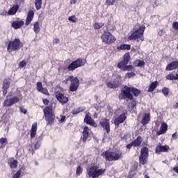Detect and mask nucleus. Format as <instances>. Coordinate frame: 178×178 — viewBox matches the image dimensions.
Wrapping results in <instances>:
<instances>
[{
	"label": "nucleus",
	"mask_w": 178,
	"mask_h": 178,
	"mask_svg": "<svg viewBox=\"0 0 178 178\" xmlns=\"http://www.w3.org/2000/svg\"><path fill=\"white\" fill-rule=\"evenodd\" d=\"M123 154L122 152L119 153H116L115 152L105 151L102 154V156L106 159V161H108V162H112L113 161H119L122 158Z\"/></svg>",
	"instance_id": "1"
},
{
	"label": "nucleus",
	"mask_w": 178,
	"mask_h": 178,
	"mask_svg": "<svg viewBox=\"0 0 178 178\" xmlns=\"http://www.w3.org/2000/svg\"><path fill=\"white\" fill-rule=\"evenodd\" d=\"M129 60H130V54L126 53L123 56V59L118 64V68L121 69L123 72L133 70V65H127L129 64Z\"/></svg>",
	"instance_id": "2"
},
{
	"label": "nucleus",
	"mask_w": 178,
	"mask_h": 178,
	"mask_svg": "<svg viewBox=\"0 0 178 178\" xmlns=\"http://www.w3.org/2000/svg\"><path fill=\"white\" fill-rule=\"evenodd\" d=\"M44 119L47 122V125H52L54 124V122H55V113L52 110L51 106H47L43 109Z\"/></svg>",
	"instance_id": "3"
},
{
	"label": "nucleus",
	"mask_w": 178,
	"mask_h": 178,
	"mask_svg": "<svg viewBox=\"0 0 178 178\" xmlns=\"http://www.w3.org/2000/svg\"><path fill=\"white\" fill-rule=\"evenodd\" d=\"M144 31H145V26H140L138 29L134 31L131 35L128 37V40L130 41L136 40L139 41H144Z\"/></svg>",
	"instance_id": "4"
},
{
	"label": "nucleus",
	"mask_w": 178,
	"mask_h": 178,
	"mask_svg": "<svg viewBox=\"0 0 178 178\" xmlns=\"http://www.w3.org/2000/svg\"><path fill=\"white\" fill-rule=\"evenodd\" d=\"M23 47L20 39L15 38L13 40H11L8 42L7 47V51L10 54L15 51H19Z\"/></svg>",
	"instance_id": "5"
},
{
	"label": "nucleus",
	"mask_w": 178,
	"mask_h": 178,
	"mask_svg": "<svg viewBox=\"0 0 178 178\" xmlns=\"http://www.w3.org/2000/svg\"><path fill=\"white\" fill-rule=\"evenodd\" d=\"M101 40L104 44L111 45V44H113L116 41V38L111 32L104 31L101 35Z\"/></svg>",
	"instance_id": "6"
},
{
	"label": "nucleus",
	"mask_w": 178,
	"mask_h": 178,
	"mask_svg": "<svg viewBox=\"0 0 178 178\" xmlns=\"http://www.w3.org/2000/svg\"><path fill=\"white\" fill-rule=\"evenodd\" d=\"M70 81V90L74 92V91H77L79 90V86L80 84V81L77 77H74L73 75H71L67 78L65 80V84H67V82Z\"/></svg>",
	"instance_id": "7"
},
{
	"label": "nucleus",
	"mask_w": 178,
	"mask_h": 178,
	"mask_svg": "<svg viewBox=\"0 0 178 178\" xmlns=\"http://www.w3.org/2000/svg\"><path fill=\"white\" fill-rule=\"evenodd\" d=\"M119 98L120 99H130V101L133 100L134 96H133V94H131V87L124 86V89L121 90Z\"/></svg>",
	"instance_id": "8"
},
{
	"label": "nucleus",
	"mask_w": 178,
	"mask_h": 178,
	"mask_svg": "<svg viewBox=\"0 0 178 178\" xmlns=\"http://www.w3.org/2000/svg\"><path fill=\"white\" fill-rule=\"evenodd\" d=\"M105 173V169L101 168L98 170V167L92 166L88 170V175L89 177H99L101 175H104Z\"/></svg>",
	"instance_id": "9"
},
{
	"label": "nucleus",
	"mask_w": 178,
	"mask_h": 178,
	"mask_svg": "<svg viewBox=\"0 0 178 178\" xmlns=\"http://www.w3.org/2000/svg\"><path fill=\"white\" fill-rule=\"evenodd\" d=\"M106 86L108 88L115 90V88H119L122 86V76L118 75L115 78H113L111 81H107Z\"/></svg>",
	"instance_id": "10"
},
{
	"label": "nucleus",
	"mask_w": 178,
	"mask_h": 178,
	"mask_svg": "<svg viewBox=\"0 0 178 178\" xmlns=\"http://www.w3.org/2000/svg\"><path fill=\"white\" fill-rule=\"evenodd\" d=\"M86 60H83L82 58H77L76 60L73 61L70 63L68 67L67 70L69 72H73V70H76L78 67H81V66H84L86 65Z\"/></svg>",
	"instance_id": "11"
},
{
	"label": "nucleus",
	"mask_w": 178,
	"mask_h": 178,
	"mask_svg": "<svg viewBox=\"0 0 178 178\" xmlns=\"http://www.w3.org/2000/svg\"><path fill=\"white\" fill-rule=\"evenodd\" d=\"M149 155V149H148V147H143L140 150V156H139V162L141 165H145L147 163Z\"/></svg>",
	"instance_id": "12"
},
{
	"label": "nucleus",
	"mask_w": 178,
	"mask_h": 178,
	"mask_svg": "<svg viewBox=\"0 0 178 178\" xmlns=\"http://www.w3.org/2000/svg\"><path fill=\"white\" fill-rule=\"evenodd\" d=\"M20 101V99L17 96H13V97L8 98V96L6 99L4 100L3 104V106L9 107L15 105V104H17Z\"/></svg>",
	"instance_id": "13"
},
{
	"label": "nucleus",
	"mask_w": 178,
	"mask_h": 178,
	"mask_svg": "<svg viewBox=\"0 0 178 178\" xmlns=\"http://www.w3.org/2000/svg\"><path fill=\"white\" fill-rule=\"evenodd\" d=\"M99 125L106 130L107 134L111 133V122L106 118H103L99 120Z\"/></svg>",
	"instance_id": "14"
},
{
	"label": "nucleus",
	"mask_w": 178,
	"mask_h": 178,
	"mask_svg": "<svg viewBox=\"0 0 178 178\" xmlns=\"http://www.w3.org/2000/svg\"><path fill=\"white\" fill-rule=\"evenodd\" d=\"M56 97L60 102V104H67L69 102V99L65 96L62 92H57L56 93Z\"/></svg>",
	"instance_id": "15"
},
{
	"label": "nucleus",
	"mask_w": 178,
	"mask_h": 178,
	"mask_svg": "<svg viewBox=\"0 0 178 178\" xmlns=\"http://www.w3.org/2000/svg\"><path fill=\"white\" fill-rule=\"evenodd\" d=\"M22 26H24V21L20 19V18H17L15 21L12 23V27L15 30H18V29H22Z\"/></svg>",
	"instance_id": "16"
},
{
	"label": "nucleus",
	"mask_w": 178,
	"mask_h": 178,
	"mask_svg": "<svg viewBox=\"0 0 178 178\" xmlns=\"http://www.w3.org/2000/svg\"><path fill=\"white\" fill-rule=\"evenodd\" d=\"M9 87H10V79H4L2 86L3 97H6V94H8V90L9 89Z\"/></svg>",
	"instance_id": "17"
},
{
	"label": "nucleus",
	"mask_w": 178,
	"mask_h": 178,
	"mask_svg": "<svg viewBox=\"0 0 178 178\" xmlns=\"http://www.w3.org/2000/svg\"><path fill=\"white\" fill-rule=\"evenodd\" d=\"M170 149V147H169V145H164L162 146L161 145H158L156 147V154H161V152H168Z\"/></svg>",
	"instance_id": "18"
},
{
	"label": "nucleus",
	"mask_w": 178,
	"mask_h": 178,
	"mask_svg": "<svg viewBox=\"0 0 178 178\" xmlns=\"http://www.w3.org/2000/svg\"><path fill=\"white\" fill-rule=\"evenodd\" d=\"M126 114L122 113L121 114L118 118H115L114 120V124H115V126H117V127H119V125L121 123H123V122H124L126 120Z\"/></svg>",
	"instance_id": "19"
},
{
	"label": "nucleus",
	"mask_w": 178,
	"mask_h": 178,
	"mask_svg": "<svg viewBox=\"0 0 178 178\" xmlns=\"http://www.w3.org/2000/svg\"><path fill=\"white\" fill-rule=\"evenodd\" d=\"M33 19H34V11L29 10L26 19L25 26H30L31 22H33Z\"/></svg>",
	"instance_id": "20"
},
{
	"label": "nucleus",
	"mask_w": 178,
	"mask_h": 178,
	"mask_svg": "<svg viewBox=\"0 0 178 178\" xmlns=\"http://www.w3.org/2000/svg\"><path fill=\"white\" fill-rule=\"evenodd\" d=\"M84 122L86 123V124H89L90 126H92V127H97V123L95 121L91 118V116L86 115L84 118Z\"/></svg>",
	"instance_id": "21"
},
{
	"label": "nucleus",
	"mask_w": 178,
	"mask_h": 178,
	"mask_svg": "<svg viewBox=\"0 0 178 178\" xmlns=\"http://www.w3.org/2000/svg\"><path fill=\"white\" fill-rule=\"evenodd\" d=\"M90 131H91V130L90 128H88V127H85L83 128V131L82 132V141H83V143H86L87 140H88V137L90 136Z\"/></svg>",
	"instance_id": "22"
},
{
	"label": "nucleus",
	"mask_w": 178,
	"mask_h": 178,
	"mask_svg": "<svg viewBox=\"0 0 178 178\" xmlns=\"http://www.w3.org/2000/svg\"><path fill=\"white\" fill-rule=\"evenodd\" d=\"M177 69H178V60L171 62L165 67L166 71L176 70Z\"/></svg>",
	"instance_id": "23"
},
{
	"label": "nucleus",
	"mask_w": 178,
	"mask_h": 178,
	"mask_svg": "<svg viewBox=\"0 0 178 178\" xmlns=\"http://www.w3.org/2000/svg\"><path fill=\"white\" fill-rule=\"evenodd\" d=\"M17 160H15V158H10L8 159V165L11 169H16L17 168Z\"/></svg>",
	"instance_id": "24"
},
{
	"label": "nucleus",
	"mask_w": 178,
	"mask_h": 178,
	"mask_svg": "<svg viewBox=\"0 0 178 178\" xmlns=\"http://www.w3.org/2000/svg\"><path fill=\"white\" fill-rule=\"evenodd\" d=\"M149 120H151V117L149 113H145L142 119L141 124L145 126V124H148L149 123Z\"/></svg>",
	"instance_id": "25"
},
{
	"label": "nucleus",
	"mask_w": 178,
	"mask_h": 178,
	"mask_svg": "<svg viewBox=\"0 0 178 178\" xmlns=\"http://www.w3.org/2000/svg\"><path fill=\"white\" fill-rule=\"evenodd\" d=\"M117 49L118 51H130V49H131V45L127 44H120V46L117 47Z\"/></svg>",
	"instance_id": "26"
},
{
	"label": "nucleus",
	"mask_w": 178,
	"mask_h": 178,
	"mask_svg": "<svg viewBox=\"0 0 178 178\" xmlns=\"http://www.w3.org/2000/svg\"><path fill=\"white\" fill-rule=\"evenodd\" d=\"M165 79L167 80H170V81L178 80V73L177 72L175 74H173V72L170 73L165 76Z\"/></svg>",
	"instance_id": "27"
},
{
	"label": "nucleus",
	"mask_w": 178,
	"mask_h": 178,
	"mask_svg": "<svg viewBox=\"0 0 178 178\" xmlns=\"http://www.w3.org/2000/svg\"><path fill=\"white\" fill-rule=\"evenodd\" d=\"M168 130V124L163 123L161 124L160 131H157L156 136H161V134H165V132Z\"/></svg>",
	"instance_id": "28"
},
{
	"label": "nucleus",
	"mask_w": 178,
	"mask_h": 178,
	"mask_svg": "<svg viewBox=\"0 0 178 178\" xmlns=\"http://www.w3.org/2000/svg\"><path fill=\"white\" fill-rule=\"evenodd\" d=\"M143 143V138L138 136L134 141H132L133 147H140Z\"/></svg>",
	"instance_id": "29"
},
{
	"label": "nucleus",
	"mask_w": 178,
	"mask_h": 178,
	"mask_svg": "<svg viewBox=\"0 0 178 178\" xmlns=\"http://www.w3.org/2000/svg\"><path fill=\"white\" fill-rule=\"evenodd\" d=\"M36 133H37V122H35L32 124V127L31 129V138H34V137H35Z\"/></svg>",
	"instance_id": "30"
},
{
	"label": "nucleus",
	"mask_w": 178,
	"mask_h": 178,
	"mask_svg": "<svg viewBox=\"0 0 178 178\" xmlns=\"http://www.w3.org/2000/svg\"><path fill=\"white\" fill-rule=\"evenodd\" d=\"M19 10V6L15 5L13 6L8 12V15L12 16L13 15H16V13Z\"/></svg>",
	"instance_id": "31"
},
{
	"label": "nucleus",
	"mask_w": 178,
	"mask_h": 178,
	"mask_svg": "<svg viewBox=\"0 0 178 178\" xmlns=\"http://www.w3.org/2000/svg\"><path fill=\"white\" fill-rule=\"evenodd\" d=\"M158 87V81H154L152 83H150L149 88H148V92H152L155 88Z\"/></svg>",
	"instance_id": "32"
},
{
	"label": "nucleus",
	"mask_w": 178,
	"mask_h": 178,
	"mask_svg": "<svg viewBox=\"0 0 178 178\" xmlns=\"http://www.w3.org/2000/svg\"><path fill=\"white\" fill-rule=\"evenodd\" d=\"M84 111H86V107H79L72 110L71 113H72V115H77V113H80V112H84Z\"/></svg>",
	"instance_id": "33"
},
{
	"label": "nucleus",
	"mask_w": 178,
	"mask_h": 178,
	"mask_svg": "<svg viewBox=\"0 0 178 178\" xmlns=\"http://www.w3.org/2000/svg\"><path fill=\"white\" fill-rule=\"evenodd\" d=\"M40 22H35L33 24V31L35 34H38V33H40Z\"/></svg>",
	"instance_id": "34"
},
{
	"label": "nucleus",
	"mask_w": 178,
	"mask_h": 178,
	"mask_svg": "<svg viewBox=\"0 0 178 178\" xmlns=\"http://www.w3.org/2000/svg\"><path fill=\"white\" fill-rule=\"evenodd\" d=\"M35 8L37 10H40L42 6V0H35Z\"/></svg>",
	"instance_id": "35"
},
{
	"label": "nucleus",
	"mask_w": 178,
	"mask_h": 178,
	"mask_svg": "<svg viewBox=\"0 0 178 178\" xmlns=\"http://www.w3.org/2000/svg\"><path fill=\"white\" fill-rule=\"evenodd\" d=\"M131 92H132L135 97H138V95L141 94V91L140 90L136 89L131 87Z\"/></svg>",
	"instance_id": "36"
},
{
	"label": "nucleus",
	"mask_w": 178,
	"mask_h": 178,
	"mask_svg": "<svg viewBox=\"0 0 178 178\" xmlns=\"http://www.w3.org/2000/svg\"><path fill=\"white\" fill-rule=\"evenodd\" d=\"M104 24H104V23H102V22H100V23H99V22H96V23H95V24L93 25V26H94V29H95V30H99V29L104 27Z\"/></svg>",
	"instance_id": "37"
},
{
	"label": "nucleus",
	"mask_w": 178,
	"mask_h": 178,
	"mask_svg": "<svg viewBox=\"0 0 178 178\" xmlns=\"http://www.w3.org/2000/svg\"><path fill=\"white\" fill-rule=\"evenodd\" d=\"M162 92L165 97L169 95V88L166 87L163 88Z\"/></svg>",
	"instance_id": "38"
},
{
	"label": "nucleus",
	"mask_w": 178,
	"mask_h": 178,
	"mask_svg": "<svg viewBox=\"0 0 178 178\" xmlns=\"http://www.w3.org/2000/svg\"><path fill=\"white\" fill-rule=\"evenodd\" d=\"M68 20L70 22H72V23H76L77 18L76 17V16L72 15V16L68 17Z\"/></svg>",
	"instance_id": "39"
},
{
	"label": "nucleus",
	"mask_w": 178,
	"mask_h": 178,
	"mask_svg": "<svg viewBox=\"0 0 178 178\" xmlns=\"http://www.w3.org/2000/svg\"><path fill=\"white\" fill-rule=\"evenodd\" d=\"M36 88H37L38 91L40 92L41 91V90H42V88H44L42 87V83H41V82H38L37 84H36Z\"/></svg>",
	"instance_id": "40"
},
{
	"label": "nucleus",
	"mask_w": 178,
	"mask_h": 178,
	"mask_svg": "<svg viewBox=\"0 0 178 178\" xmlns=\"http://www.w3.org/2000/svg\"><path fill=\"white\" fill-rule=\"evenodd\" d=\"M39 92H42V94H44V95H49V92H48V89L43 88Z\"/></svg>",
	"instance_id": "41"
},
{
	"label": "nucleus",
	"mask_w": 178,
	"mask_h": 178,
	"mask_svg": "<svg viewBox=\"0 0 178 178\" xmlns=\"http://www.w3.org/2000/svg\"><path fill=\"white\" fill-rule=\"evenodd\" d=\"M115 1L116 0H106V3L109 6H112Z\"/></svg>",
	"instance_id": "42"
},
{
	"label": "nucleus",
	"mask_w": 178,
	"mask_h": 178,
	"mask_svg": "<svg viewBox=\"0 0 178 178\" xmlns=\"http://www.w3.org/2000/svg\"><path fill=\"white\" fill-rule=\"evenodd\" d=\"M127 77H128V79H131V77H134V76H136V73L134 72H127L126 74Z\"/></svg>",
	"instance_id": "43"
},
{
	"label": "nucleus",
	"mask_w": 178,
	"mask_h": 178,
	"mask_svg": "<svg viewBox=\"0 0 178 178\" xmlns=\"http://www.w3.org/2000/svg\"><path fill=\"white\" fill-rule=\"evenodd\" d=\"M22 175V170H19L13 177V178H19Z\"/></svg>",
	"instance_id": "44"
},
{
	"label": "nucleus",
	"mask_w": 178,
	"mask_h": 178,
	"mask_svg": "<svg viewBox=\"0 0 178 178\" xmlns=\"http://www.w3.org/2000/svg\"><path fill=\"white\" fill-rule=\"evenodd\" d=\"M6 143H8V138H0V144H1V145H3V144H5Z\"/></svg>",
	"instance_id": "45"
},
{
	"label": "nucleus",
	"mask_w": 178,
	"mask_h": 178,
	"mask_svg": "<svg viewBox=\"0 0 178 178\" xmlns=\"http://www.w3.org/2000/svg\"><path fill=\"white\" fill-rule=\"evenodd\" d=\"M81 173H83V169L81 166H78L76 168V175H81Z\"/></svg>",
	"instance_id": "46"
},
{
	"label": "nucleus",
	"mask_w": 178,
	"mask_h": 178,
	"mask_svg": "<svg viewBox=\"0 0 178 178\" xmlns=\"http://www.w3.org/2000/svg\"><path fill=\"white\" fill-rule=\"evenodd\" d=\"M172 29H174V30H176L178 31V22H174L172 23Z\"/></svg>",
	"instance_id": "47"
},
{
	"label": "nucleus",
	"mask_w": 178,
	"mask_h": 178,
	"mask_svg": "<svg viewBox=\"0 0 178 178\" xmlns=\"http://www.w3.org/2000/svg\"><path fill=\"white\" fill-rule=\"evenodd\" d=\"M138 65H137L138 66V67H141L142 66H144L145 65V63L141 60H138Z\"/></svg>",
	"instance_id": "48"
},
{
	"label": "nucleus",
	"mask_w": 178,
	"mask_h": 178,
	"mask_svg": "<svg viewBox=\"0 0 178 178\" xmlns=\"http://www.w3.org/2000/svg\"><path fill=\"white\" fill-rule=\"evenodd\" d=\"M26 65H27V63L25 60H22L19 63V67H24V66H26Z\"/></svg>",
	"instance_id": "49"
},
{
	"label": "nucleus",
	"mask_w": 178,
	"mask_h": 178,
	"mask_svg": "<svg viewBox=\"0 0 178 178\" xmlns=\"http://www.w3.org/2000/svg\"><path fill=\"white\" fill-rule=\"evenodd\" d=\"M19 111L22 113L26 115L27 113V109L24 108L23 106L19 107Z\"/></svg>",
	"instance_id": "50"
},
{
	"label": "nucleus",
	"mask_w": 178,
	"mask_h": 178,
	"mask_svg": "<svg viewBox=\"0 0 178 178\" xmlns=\"http://www.w3.org/2000/svg\"><path fill=\"white\" fill-rule=\"evenodd\" d=\"M41 144L40 143V142H36V143L35 144V149H38V148H40Z\"/></svg>",
	"instance_id": "51"
},
{
	"label": "nucleus",
	"mask_w": 178,
	"mask_h": 178,
	"mask_svg": "<svg viewBox=\"0 0 178 178\" xmlns=\"http://www.w3.org/2000/svg\"><path fill=\"white\" fill-rule=\"evenodd\" d=\"M42 101L44 105H48L49 104V100L48 99H44Z\"/></svg>",
	"instance_id": "52"
},
{
	"label": "nucleus",
	"mask_w": 178,
	"mask_h": 178,
	"mask_svg": "<svg viewBox=\"0 0 178 178\" xmlns=\"http://www.w3.org/2000/svg\"><path fill=\"white\" fill-rule=\"evenodd\" d=\"M131 147H133V143L131 142L130 144H128L127 145V148L128 149H131Z\"/></svg>",
	"instance_id": "53"
},
{
	"label": "nucleus",
	"mask_w": 178,
	"mask_h": 178,
	"mask_svg": "<svg viewBox=\"0 0 178 178\" xmlns=\"http://www.w3.org/2000/svg\"><path fill=\"white\" fill-rule=\"evenodd\" d=\"M134 66H136V67H138V60H136L134 63Z\"/></svg>",
	"instance_id": "54"
},
{
	"label": "nucleus",
	"mask_w": 178,
	"mask_h": 178,
	"mask_svg": "<svg viewBox=\"0 0 178 178\" xmlns=\"http://www.w3.org/2000/svg\"><path fill=\"white\" fill-rule=\"evenodd\" d=\"M172 138H175V140L177 138V134L175 133L172 136Z\"/></svg>",
	"instance_id": "55"
},
{
	"label": "nucleus",
	"mask_w": 178,
	"mask_h": 178,
	"mask_svg": "<svg viewBox=\"0 0 178 178\" xmlns=\"http://www.w3.org/2000/svg\"><path fill=\"white\" fill-rule=\"evenodd\" d=\"M66 119V116H63L62 118H61V119H60V122H62V123H63V122H65V120Z\"/></svg>",
	"instance_id": "56"
},
{
	"label": "nucleus",
	"mask_w": 178,
	"mask_h": 178,
	"mask_svg": "<svg viewBox=\"0 0 178 178\" xmlns=\"http://www.w3.org/2000/svg\"><path fill=\"white\" fill-rule=\"evenodd\" d=\"M76 2H77V0H71L70 1L71 5H73V4L76 3Z\"/></svg>",
	"instance_id": "57"
},
{
	"label": "nucleus",
	"mask_w": 178,
	"mask_h": 178,
	"mask_svg": "<svg viewBox=\"0 0 178 178\" xmlns=\"http://www.w3.org/2000/svg\"><path fill=\"white\" fill-rule=\"evenodd\" d=\"M173 170H174V172H175L176 173L178 174V166L175 167V168H173Z\"/></svg>",
	"instance_id": "58"
},
{
	"label": "nucleus",
	"mask_w": 178,
	"mask_h": 178,
	"mask_svg": "<svg viewBox=\"0 0 178 178\" xmlns=\"http://www.w3.org/2000/svg\"><path fill=\"white\" fill-rule=\"evenodd\" d=\"M173 108H174V109H177L178 108V102H177L176 104H175L173 106Z\"/></svg>",
	"instance_id": "59"
},
{
	"label": "nucleus",
	"mask_w": 178,
	"mask_h": 178,
	"mask_svg": "<svg viewBox=\"0 0 178 178\" xmlns=\"http://www.w3.org/2000/svg\"><path fill=\"white\" fill-rule=\"evenodd\" d=\"M55 42L56 44H58V42H59V39H55Z\"/></svg>",
	"instance_id": "60"
},
{
	"label": "nucleus",
	"mask_w": 178,
	"mask_h": 178,
	"mask_svg": "<svg viewBox=\"0 0 178 178\" xmlns=\"http://www.w3.org/2000/svg\"><path fill=\"white\" fill-rule=\"evenodd\" d=\"M145 178H149V176H148L147 175H145Z\"/></svg>",
	"instance_id": "61"
},
{
	"label": "nucleus",
	"mask_w": 178,
	"mask_h": 178,
	"mask_svg": "<svg viewBox=\"0 0 178 178\" xmlns=\"http://www.w3.org/2000/svg\"><path fill=\"white\" fill-rule=\"evenodd\" d=\"M1 15L2 16H5V15H6V13H1Z\"/></svg>",
	"instance_id": "62"
}]
</instances>
